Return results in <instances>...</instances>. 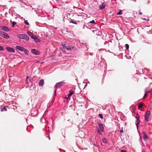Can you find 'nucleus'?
<instances>
[{"label":"nucleus","instance_id":"nucleus-1","mask_svg":"<svg viewBox=\"0 0 152 152\" xmlns=\"http://www.w3.org/2000/svg\"><path fill=\"white\" fill-rule=\"evenodd\" d=\"M17 36L19 39H25L26 41H28L29 39L28 37L25 34H18L17 35Z\"/></svg>","mask_w":152,"mask_h":152},{"label":"nucleus","instance_id":"nucleus-2","mask_svg":"<svg viewBox=\"0 0 152 152\" xmlns=\"http://www.w3.org/2000/svg\"><path fill=\"white\" fill-rule=\"evenodd\" d=\"M65 84L64 83L63 81L59 83H56V86H55V94L54 95H56V88L58 87V88H61L62 86H63Z\"/></svg>","mask_w":152,"mask_h":152},{"label":"nucleus","instance_id":"nucleus-3","mask_svg":"<svg viewBox=\"0 0 152 152\" xmlns=\"http://www.w3.org/2000/svg\"><path fill=\"white\" fill-rule=\"evenodd\" d=\"M0 35L1 37L6 39L10 38V36L7 34L2 31H0Z\"/></svg>","mask_w":152,"mask_h":152},{"label":"nucleus","instance_id":"nucleus-4","mask_svg":"<svg viewBox=\"0 0 152 152\" xmlns=\"http://www.w3.org/2000/svg\"><path fill=\"white\" fill-rule=\"evenodd\" d=\"M150 114L151 112L150 111H148L146 112L145 117V119L147 121H148L150 120Z\"/></svg>","mask_w":152,"mask_h":152},{"label":"nucleus","instance_id":"nucleus-5","mask_svg":"<svg viewBox=\"0 0 152 152\" xmlns=\"http://www.w3.org/2000/svg\"><path fill=\"white\" fill-rule=\"evenodd\" d=\"M0 28L3 31L8 32L10 31V29L7 27L4 26H0Z\"/></svg>","mask_w":152,"mask_h":152},{"label":"nucleus","instance_id":"nucleus-6","mask_svg":"<svg viewBox=\"0 0 152 152\" xmlns=\"http://www.w3.org/2000/svg\"><path fill=\"white\" fill-rule=\"evenodd\" d=\"M31 52L34 54L35 55H37L40 54V51L35 49H31Z\"/></svg>","mask_w":152,"mask_h":152},{"label":"nucleus","instance_id":"nucleus-7","mask_svg":"<svg viewBox=\"0 0 152 152\" xmlns=\"http://www.w3.org/2000/svg\"><path fill=\"white\" fill-rule=\"evenodd\" d=\"M7 51L10 52L15 53V50L12 48L10 47H7L6 48Z\"/></svg>","mask_w":152,"mask_h":152},{"label":"nucleus","instance_id":"nucleus-8","mask_svg":"<svg viewBox=\"0 0 152 152\" xmlns=\"http://www.w3.org/2000/svg\"><path fill=\"white\" fill-rule=\"evenodd\" d=\"M142 135L144 140L145 141H147L148 139V137L146 134L144 132H142Z\"/></svg>","mask_w":152,"mask_h":152},{"label":"nucleus","instance_id":"nucleus-9","mask_svg":"<svg viewBox=\"0 0 152 152\" xmlns=\"http://www.w3.org/2000/svg\"><path fill=\"white\" fill-rule=\"evenodd\" d=\"M148 94L152 95V88L149 90H147L145 91L144 95H147Z\"/></svg>","mask_w":152,"mask_h":152},{"label":"nucleus","instance_id":"nucleus-10","mask_svg":"<svg viewBox=\"0 0 152 152\" xmlns=\"http://www.w3.org/2000/svg\"><path fill=\"white\" fill-rule=\"evenodd\" d=\"M106 4L104 3H102L99 6V8L101 10L103 9L106 6Z\"/></svg>","mask_w":152,"mask_h":152},{"label":"nucleus","instance_id":"nucleus-11","mask_svg":"<svg viewBox=\"0 0 152 152\" xmlns=\"http://www.w3.org/2000/svg\"><path fill=\"white\" fill-rule=\"evenodd\" d=\"M16 48L17 49L21 51H23L24 50V48L19 46H16Z\"/></svg>","mask_w":152,"mask_h":152},{"label":"nucleus","instance_id":"nucleus-12","mask_svg":"<svg viewBox=\"0 0 152 152\" xmlns=\"http://www.w3.org/2000/svg\"><path fill=\"white\" fill-rule=\"evenodd\" d=\"M44 84V81L43 80H41L39 83V86H42Z\"/></svg>","mask_w":152,"mask_h":152},{"label":"nucleus","instance_id":"nucleus-13","mask_svg":"<svg viewBox=\"0 0 152 152\" xmlns=\"http://www.w3.org/2000/svg\"><path fill=\"white\" fill-rule=\"evenodd\" d=\"M99 127L101 131L103 132L104 131V128L103 125L101 124L100 123H99Z\"/></svg>","mask_w":152,"mask_h":152},{"label":"nucleus","instance_id":"nucleus-14","mask_svg":"<svg viewBox=\"0 0 152 152\" xmlns=\"http://www.w3.org/2000/svg\"><path fill=\"white\" fill-rule=\"evenodd\" d=\"M62 46L64 48H66V49L70 51V50H72L71 48L69 47H66L65 46L63 45H62Z\"/></svg>","mask_w":152,"mask_h":152},{"label":"nucleus","instance_id":"nucleus-15","mask_svg":"<svg viewBox=\"0 0 152 152\" xmlns=\"http://www.w3.org/2000/svg\"><path fill=\"white\" fill-rule=\"evenodd\" d=\"M27 33L28 35L31 37L33 35H34L32 33L29 31L27 32Z\"/></svg>","mask_w":152,"mask_h":152},{"label":"nucleus","instance_id":"nucleus-16","mask_svg":"<svg viewBox=\"0 0 152 152\" xmlns=\"http://www.w3.org/2000/svg\"><path fill=\"white\" fill-rule=\"evenodd\" d=\"M143 104H144L142 103H140V104L138 105V109H140L141 108H142Z\"/></svg>","mask_w":152,"mask_h":152},{"label":"nucleus","instance_id":"nucleus-17","mask_svg":"<svg viewBox=\"0 0 152 152\" xmlns=\"http://www.w3.org/2000/svg\"><path fill=\"white\" fill-rule=\"evenodd\" d=\"M74 94V92L71 90H70L69 92V93L68 94V95H72L73 94Z\"/></svg>","mask_w":152,"mask_h":152},{"label":"nucleus","instance_id":"nucleus-18","mask_svg":"<svg viewBox=\"0 0 152 152\" xmlns=\"http://www.w3.org/2000/svg\"><path fill=\"white\" fill-rule=\"evenodd\" d=\"M23 51H24V53H25L27 55L28 54L29 52H28V51L26 49L24 48Z\"/></svg>","mask_w":152,"mask_h":152},{"label":"nucleus","instance_id":"nucleus-19","mask_svg":"<svg viewBox=\"0 0 152 152\" xmlns=\"http://www.w3.org/2000/svg\"><path fill=\"white\" fill-rule=\"evenodd\" d=\"M102 140L103 142L104 143H107V140L105 138L102 139Z\"/></svg>","mask_w":152,"mask_h":152},{"label":"nucleus","instance_id":"nucleus-20","mask_svg":"<svg viewBox=\"0 0 152 152\" xmlns=\"http://www.w3.org/2000/svg\"><path fill=\"white\" fill-rule=\"evenodd\" d=\"M34 40L36 42H39L40 41L39 39L37 37L36 38V39H35Z\"/></svg>","mask_w":152,"mask_h":152},{"label":"nucleus","instance_id":"nucleus-21","mask_svg":"<svg viewBox=\"0 0 152 152\" xmlns=\"http://www.w3.org/2000/svg\"><path fill=\"white\" fill-rule=\"evenodd\" d=\"M122 10H120L119 12L117 13V15H121L122 14Z\"/></svg>","mask_w":152,"mask_h":152},{"label":"nucleus","instance_id":"nucleus-22","mask_svg":"<svg viewBox=\"0 0 152 152\" xmlns=\"http://www.w3.org/2000/svg\"><path fill=\"white\" fill-rule=\"evenodd\" d=\"M10 22H12V26L14 27V25L16 24V22L15 21L12 22L11 21Z\"/></svg>","mask_w":152,"mask_h":152},{"label":"nucleus","instance_id":"nucleus-23","mask_svg":"<svg viewBox=\"0 0 152 152\" xmlns=\"http://www.w3.org/2000/svg\"><path fill=\"white\" fill-rule=\"evenodd\" d=\"M4 110H5V111H7V109H6V108L5 107H4L3 109H1V111H4Z\"/></svg>","mask_w":152,"mask_h":152},{"label":"nucleus","instance_id":"nucleus-24","mask_svg":"<svg viewBox=\"0 0 152 152\" xmlns=\"http://www.w3.org/2000/svg\"><path fill=\"white\" fill-rule=\"evenodd\" d=\"M89 23H94L95 24H96V23H95V21L94 20H93L92 21H91L89 22Z\"/></svg>","mask_w":152,"mask_h":152},{"label":"nucleus","instance_id":"nucleus-25","mask_svg":"<svg viewBox=\"0 0 152 152\" xmlns=\"http://www.w3.org/2000/svg\"><path fill=\"white\" fill-rule=\"evenodd\" d=\"M125 48L128 50L129 48V45L127 44H126L125 45Z\"/></svg>","mask_w":152,"mask_h":152},{"label":"nucleus","instance_id":"nucleus-26","mask_svg":"<svg viewBox=\"0 0 152 152\" xmlns=\"http://www.w3.org/2000/svg\"><path fill=\"white\" fill-rule=\"evenodd\" d=\"M4 48L2 46H0V51H4Z\"/></svg>","mask_w":152,"mask_h":152},{"label":"nucleus","instance_id":"nucleus-27","mask_svg":"<svg viewBox=\"0 0 152 152\" xmlns=\"http://www.w3.org/2000/svg\"><path fill=\"white\" fill-rule=\"evenodd\" d=\"M136 117L137 120H138L139 121H139V116L137 114V115L136 116Z\"/></svg>","mask_w":152,"mask_h":152},{"label":"nucleus","instance_id":"nucleus-28","mask_svg":"<svg viewBox=\"0 0 152 152\" xmlns=\"http://www.w3.org/2000/svg\"><path fill=\"white\" fill-rule=\"evenodd\" d=\"M37 37L35 35H33L31 38L32 39H34V40H35V39H36V38Z\"/></svg>","mask_w":152,"mask_h":152},{"label":"nucleus","instance_id":"nucleus-29","mask_svg":"<svg viewBox=\"0 0 152 152\" xmlns=\"http://www.w3.org/2000/svg\"><path fill=\"white\" fill-rule=\"evenodd\" d=\"M99 116L102 119L103 118V117L102 115V114H99Z\"/></svg>","mask_w":152,"mask_h":152},{"label":"nucleus","instance_id":"nucleus-30","mask_svg":"<svg viewBox=\"0 0 152 152\" xmlns=\"http://www.w3.org/2000/svg\"><path fill=\"white\" fill-rule=\"evenodd\" d=\"M70 96H68V97H64V98L65 99H69Z\"/></svg>","mask_w":152,"mask_h":152},{"label":"nucleus","instance_id":"nucleus-31","mask_svg":"<svg viewBox=\"0 0 152 152\" xmlns=\"http://www.w3.org/2000/svg\"><path fill=\"white\" fill-rule=\"evenodd\" d=\"M25 23H26L27 25H29V23H28V20H25Z\"/></svg>","mask_w":152,"mask_h":152},{"label":"nucleus","instance_id":"nucleus-32","mask_svg":"<svg viewBox=\"0 0 152 152\" xmlns=\"http://www.w3.org/2000/svg\"><path fill=\"white\" fill-rule=\"evenodd\" d=\"M98 132L99 134V135H101L102 133H101V132L99 130V129H98Z\"/></svg>","mask_w":152,"mask_h":152},{"label":"nucleus","instance_id":"nucleus-33","mask_svg":"<svg viewBox=\"0 0 152 152\" xmlns=\"http://www.w3.org/2000/svg\"><path fill=\"white\" fill-rule=\"evenodd\" d=\"M123 132V127L122 128L121 130L120 131V133H122Z\"/></svg>","mask_w":152,"mask_h":152},{"label":"nucleus","instance_id":"nucleus-34","mask_svg":"<svg viewBox=\"0 0 152 152\" xmlns=\"http://www.w3.org/2000/svg\"><path fill=\"white\" fill-rule=\"evenodd\" d=\"M121 152H126V151H125L122 150L121 151Z\"/></svg>","mask_w":152,"mask_h":152},{"label":"nucleus","instance_id":"nucleus-35","mask_svg":"<svg viewBox=\"0 0 152 152\" xmlns=\"http://www.w3.org/2000/svg\"><path fill=\"white\" fill-rule=\"evenodd\" d=\"M142 14V13L140 11L139 12V14L141 15Z\"/></svg>","mask_w":152,"mask_h":152},{"label":"nucleus","instance_id":"nucleus-36","mask_svg":"<svg viewBox=\"0 0 152 152\" xmlns=\"http://www.w3.org/2000/svg\"><path fill=\"white\" fill-rule=\"evenodd\" d=\"M147 96H144L143 97V99H144V98H145V97Z\"/></svg>","mask_w":152,"mask_h":152},{"label":"nucleus","instance_id":"nucleus-37","mask_svg":"<svg viewBox=\"0 0 152 152\" xmlns=\"http://www.w3.org/2000/svg\"><path fill=\"white\" fill-rule=\"evenodd\" d=\"M136 124V125H137V126H138V123H137V124Z\"/></svg>","mask_w":152,"mask_h":152},{"label":"nucleus","instance_id":"nucleus-38","mask_svg":"<svg viewBox=\"0 0 152 152\" xmlns=\"http://www.w3.org/2000/svg\"><path fill=\"white\" fill-rule=\"evenodd\" d=\"M28 77H27V78H26V79H27V78H28Z\"/></svg>","mask_w":152,"mask_h":152}]
</instances>
